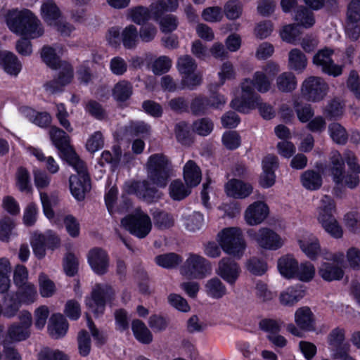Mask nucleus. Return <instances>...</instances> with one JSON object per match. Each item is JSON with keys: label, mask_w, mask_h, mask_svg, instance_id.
Segmentation results:
<instances>
[{"label": "nucleus", "mask_w": 360, "mask_h": 360, "mask_svg": "<svg viewBox=\"0 0 360 360\" xmlns=\"http://www.w3.org/2000/svg\"><path fill=\"white\" fill-rule=\"evenodd\" d=\"M67 162L77 172V175H71L69 179L71 193L77 200H82L90 190V179L85 163L77 153L71 152L68 155Z\"/></svg>", "instance_id": "3"}, {"label": "nucleus", "mask_w": 360, "mask_h": 360, "mask_svg": "<svg viewBox=\"0 0 360 360\" xmlns=\"http://www.w3.org/2000/svg\"><path fill=\"white\" fill-rule=\"evenodd\" d=\"M318 273L321 278L326 281L340 280L344 276V271L341 267L327 261L320 264Z\"/></svg>", "instance_id": "31"}, {"label": "nucleus", "mask_w": 360, "mask_h": 360, "mask_svg": "<svg viewBox=\"0 0 360 360\" xmlns=\"http://www.w3.org/2000/svg\"><path fill=\"white\" fill-rule=\"evenodd\" d=\"M131 191L137 197L148 203L155 202L161 197V193L154 186H151L147 181L134 182L131 185Z\"/></svg>", "instance_id": "19"}, {"label": "nucleus", "mask_w": 360, "mask_h": 360, "mask_svg": "<svg viewBox=\"0 0 360 360\" xmlns=\"http://www.w3.org/2000/svg\"><path fill=\"white\" fill-rule=\"evenodd\" d=\"M21 111L26 116H30V119L34 117L32 122L39 127H44L51 123V117L47 112L35 113L32 108L27 107L22 108Z\"/></svg>", "instance_id": "59"}, {"label": "nucleus", "mask_w": 360, "mask_h": 360, "mask_svg": "<svg viewBox=\"0 0 360 360\" xmlns=\"http://www.w3.org/2000/svg\"><path fill=\"white\" fill-rule=\"evenodd\" d=\"M202 173L200 167L193 160H188L184 167V179L188 186L193 187L201 181Z\"/></svg>", "instance_id": "33"}, {"label": "nucleus", "mask_w": 360, "mask_h": 360, "mask_svg": "<svg viewBox=\"0 0 360 360\" xmlns=\"http://www.w3.org/2000/svg\"><path fill=\"white\" fill-rule=\"evenodd\" d=\"M323 229L331 237L339 239L343 236V229L335 217L319 223Z\"/></svg>", "instance_id": "54"}, {"label": "nucleus", "mask_w": 360, "mask_h": 360, "mask_svg": "<svg viewBox=\"0 0 360 360\" xmlns=\"http://www.w3.org/2000/svg\"><path fill=\"white\" fill-rule=\"evenodd\" d=\"M297 78L290 72H284L276 78L277 89L282 92H291L297 87Z\"/></svg>", "instance_id": "44"}, {"label": "nucleus", "mask_w": 360, "mask_h": 360, "mask_svg": "<svg viewBox=\"0 0 360 360\" xmlns=\"http://www.w3.org/2000/svg\"><path fill=\"white\" fill-rule=\"evenodd\" d=\"M16 224L13 219L4 217L0 219V240L8 243L18 236Z\"/></svg>", "instance_id": "36"}, {"label": "nucleus", "mask_w": 360, "mask_h": 360, "mask_svg": "<svg viewBox=\"0 0 360 360\" xmlns=\"http://www.w3.org/2000/svg\"><path fill=\"white\" fill-rule=\"evenodd\" d=\"M121 224L131 234L139 238H146L152 229L150 217L140 209L135 210L124 217Z\"/></svg>", "instance_id": "5"}, {"label": "nucleus", "mask_w": 360, "mask_h": 360, "mask_svg": "<svg viewBox=\"0 0 360 360\" xmlns=\"http://www.w3.org/2000/svg\"><path fill=\"white\" fill-rule=\"evenodd\" d=\"M301 95L307 101L319 102L324 98L328 91V85L319 77L310 76L302 83Z\"/></svg>", "instance_id": "10"}, {"label": "nucleus", "mask_w": 360, "mask_h": 360, "mask_svg": "<svg viewBox=\"0 0 360 360\" xmlns=\"http://www.w3.org/2000/svg\"><path fill=\"white\" fill-rule=\"evenodd\" d=\"M176 68L179 73L184 76L197 70L198 65L195 60L188 55L180 56L176 63Z\"/></svg>", "instance_id": "56"}, {"label": "nucleus", "mask_w": 360, "mask_h": 360, "mask_svg": "<svg viewBox=\"0 0 360 360\" xmlns=\"http://www.w3.org/2000/svg\"><path fill=\"white\" fill-rule=\"evenodd\" d=\"M202 81V74L200 71L195 70L182 76L181 85L182 88H186L191 90L194 89L200 85Z\"/></svg>", "instance_id": "62"}, {"label": "nucleus", "mask_w": 360, "mask_h": 360, "mask_svg": "<svg viewBox=\"0 0 360 360\" xmlns=\"http://www.w3.org/2000/svg\"><path fill=\"white\" fill-rule=\"evenodd\" d=\"M329 171L335 184L341 180L340 177L345 173V163L342 156L338 151L332 153Z\"/></svg>", "instance_id": "38"}, {"label": "nucleus", "mask_w": 360, "mask_h": 360, "mask_svg": "<svg viewBox=\"0 0 360 360\" xmlns=\"http://www.w3.org/2000/svg\"><path fill=\"white\" fill-rule=\"evenodd\" d=\"M241 268L230 257L221 258L215 269V274L229 285H234L240 276Z\"/></svg>", "instance_id": "11"}, {"label": "nucleus", "mask_w": 360, "mask_h": 360, "mask_svg": "<svg viewBox=\"0 0 360 360\" xmlns=\"http://www.w3.org/2000/svg\"><path fill=\"white\" fill-rule=\"evenodd\" d=\"M188 187L181 181L174 180L169 187V195L174 200H181L190 194L191 191Z\"/></svg>", "instance_id": "52"}, {"label": "nucleus", "mask_w": 360, "mask_h": 360, "mask_svg": "<svg viewBox=\"0 0 360 360\" xmlns=\"http://www.w3.org/2000/svg\"><path fill=\"white\" fill-rule=\"evenodd\" d=\"M329 134L334 142L338 144H345L348 139V134L340 124L334 122L328 127Z\"/></svg>", "instance_id": "58"}, {"label": "nucleus", "mask_w": 360, "mask_h": 360, "mask_svg": "<svg viewBox=\"0 0 360 360\" xmlns=\"http://www.w3.org/2000/svg\"><path fill=\"white\" fill-rule=\"evenodd\" d=\"M269 207L262 201L250 204L244 212V220L249 226L261 224L268 217Z\"/></svg>", "instance_id": "13"}, {"label": "nucleus", "mask_w": 360, "mask_h": 360, "mask_svg": "<svg viewBox=\"0 0 360 360\" xmlns=\"http://www.w3.org/2000/svg\"><path fill=\"white\" fill-rule=\"evenodd\" d=\"M246 233L249 240L262 249L277 250L285 243L284 238L267 227L258 229H249Z\"/></svg>", "instance_id": "4"}, {"label": "nucleus", "mask_w": 360, "mask_h": 360, "mask_svg": "<svg viewBox=\"0 0 360 360\" xmlns=\"http://www.w3.org/2000/svg\"><path fill=\"white\" fill-rule=\"evenodd\" d=\"M44 237L42 233H34L31 240L33 252L39 259L43 258L46 255L47 245Z\"/></svg>", "instance_id": "61"}, {"label": "nucleus", "mask_w": 360, "mask_h": 360, "mask_svg": "<svg viewBox=\"0 0 360 360\" xmlns=\"http://www.w3.org/2000/svg\"><path fill=\"white\" fill-rule=\"evenodd\" d=\"M120 41L127 49H134L139 44V31L134 25H128L124 27L120 34Z\"/></svg>", "instance_id": "35"}, {"label": "nucleus", "mask_w": 360, "mask_h": 360, "mask_svg": "<svg viewBox=\"0 0 360 360\" xmlns=\"http://www.w3.org/2000/svg\"><path fill=\"white\" fill-rule=\"evenodd\" d=\"M133 87L130 82L126 80L118 82L112 89V96L117 101H125L132 94Z\"/></svg>", "instance_id": "46"}, {"label": "nucleus", "mask_w": 360, "mask_h": 360, "mask_svg": "<svg viewBox=\"0 0 360 360\" xmlns=\"http://www.w3.org/2000/svg\"><path fill=\"white\" fill-rule=\"evenodd\" d=\"M278 167V158L274 155H267L262 161V172L259 177V185L264 188L271 187L276 181L275 169Z\"/></svg>", "instance_id": "15"}, {"label": "nucleus", "mask_w": 360, "mask_h": 360, "mask_svg": "<svg viewBox=\"0 0 360 360\" xmlns=\"http://www.w3.org/2000/svg\"><path fill=\"white\" fill-rule=\"evenodd\" d=\"M40 15L44 22L50 27L56 25V22L63 16L60 8L53 0H47L41 4Z\"/></svg>", "instance_id": "22"}, {"label": "nucleus", "mask_w": 360, "mask_h": 360, "mask_svg": "<svg viewBox=\"0 0 360 360\" xmlns=\"http://www.w3.org/2000/svg\"><path fill=\"white\" fill-rule=\"evenodd\" d=\"M84 110L86 113L98 120H104L108 117L102 105L94 100L88 101L84 105Z\"/></svg>", "instance_id": "55"}, {"label": "nucleus", "mask_w": 360, "mask_h": 360, "mask_svg": "<svg viewBox=\"0 0 360 360\" xmlns=\"http://www.w3.org/2000/svg\"><path fill=\"white\" fill-rule=\"evenodd\" d=\"M307 65L306 56L298 49H292L288 53V67L290 70L302 72Z\"/></svg>", "instance_id": "41"}, {"label": "nucleus", "mask_w": 360, "mask_h": 360, "mask_svg": "<svg viewBox=\"0 0 360 360\" xmlns=\"http://www.w3.org/2000/svg\"><path fill=\"white\" fill-rule=\"evenodd\" d=\"M114 295L112 288L105 284H96L92 290L91 297L86 299L89 310L96 316L103 314L105 304L110 301Z\"/></svg>", "instance_id": "9"}, {"label": "nucleus", "mask_w": 360, "mask_h": 360, "mask_svg": "<svg viewBox=\"0 0 360 360\" xmlns=\"http://www.w3.org/2000/svg\"><path fill=\"white\" fill-rule=\"evenodd\" d=\"M337 212L336 203L333 198L323 195L316 207V218L319 223L335 217Z\"/></svg>", "instance_id": "20"}, {"label": "nucleus", "mask_w": 360, "mask_h": 360, "mask_svg": "<svg viewBox=\"0 0 360 360\" xmlns=\"http://www.w3.org/2000/svg\"><path fill=\"white\" fill-rule=\"evenodd\" d=\"M127 18L136 25H142L153 18L150 6H137L129 8L126 12Z\"/></svg>", "instance_id": "30"}, {"label": "nucleus", "mask_w": 360, "mask_h": 360, "mask_svg": "<svg viewBox=\"0 0 360 360\" xmlns=\"http://www.w3.org/2000/svg\"><path fill=\"white\" fill-rule=\"evenodd\" d=\"M181 220L185 229L195 233L200 231L204 225V217L199 212H184Z\"/></svg>", "instance_id": "28"}, {"label": "nucleus", "mask_w": 360, "mask_h": 360, "mask_svg": "<svg viewBox=\"0 0 360 360\" xmlns=\"http://www.w3.org/2000/svg\"><path fill=\"white\" fill-rule=\"evenodd\" d=\"M329 171L335 184L341 180L340 177L345 173V163L342 156L338 151L332 153Z\"/></svg>", "instance_id": "39"}, {"label": "nucleus", "mask_w": 360, "mask_h": 360, "mask_svg": "<svg viewBox=\"0 0 360 360\" xmlns=\"http://www.w3.org/2000/svg\"><path fill=\"white\" fill-rule=\"evenodd\" d=\"M61 51L62 49L59 46H44L41 51V57L47 66L51 69L58 70L59 65L63 62L59 58Z\"/></svg>", "instance_id": "32"}, {"label": "nucleus", "mask_w": 360, "mask_h": 360, "mask_svg": "<svg viewBox=\"0 0 360 360\" xmlns=\"http://www.w3.org/2000/svg\"><path fill=\"white\" fill-rule=\"evenodd\" d=\"M297 242L301 251L309 259L323 258L324 248L321 247L319 240L313 234L304 232L298 237Z\"/></svg>", "instance_id": "12"}, {"label": "nucleus", "mask_w": 360, "mask_h": 360, "mask_svg": "<svg viewBox=\"0 0 360 360\" xmlns=\"http://www.w3.org/2000/svg\"><path fill=\"white\" fill-rule=\"evenodd\" d=\"M172 61L166 56H161L155 58L150 65L152 72L157 75L167 72L172 68Z\"/></svg>", "instance_id": "57"}, {"label": "nucleus", "mask_w": 360, "mask_h": 360, "mask_svg": "<svg viewBox=\"0 0 360 360\" xmlns=\"http://www.w3.org/2000/svg\"><path fill=\"white\" fill-rule=\"evenodd\" d=\"M316 269L314 265L309 261L298 264L294 278L302 282H309L315 276Z\"/></svg>", "instance_id": "49"}, {"label": "nucleus", "mask_w": 360, "mask_h": 360, "mask_svg": "<svg viewBox=\"0 0 360 360\" xmlns=\"http://www.w3.org/2000/svg\"><path fill=\"white\" fill-rule=\"evenodd\" d=\"M247 248V243L243 238V235L232 243L229 247L226 248L223 251L231 257L240 259H241Z\"/></svg>", "instance_id": "51"}, {"label": "nucleus", "mask_w": 360, "mask_h": 360, "mask_svg": "<svg viewBox=\"0 0 360 360\" xmlns=\"http://www.w3.org/2000/svg\"><path fill=\"white\" fill-rule=\"evenodd\" d=\"M333 51L329 49L320 50L313 58L314 65L321 68L323 72L337 77L342 74V67L334 64L331 59Z\"/></svg>", "instance_id": "14"}, {"label": "nucleus", "mask_w": 360, "mask_h": 360, "mask_svg": "<svg viewBox=\"0 0 360 360\" xmlns=\"http://www.w3.org/2000/svg\"><path fill=\"white\" fill-rule=\"evenodd\" d=\"M298 262L291 255H286L278 260V269L280 274L285 278L295 277L297 269Z\"/></svg>", "instance_id": "34"}, {"label": "nucleus", "mask_w": 360, "mask_h": 360, "mask_svg": "<svg viewBox=\"0 0 360 360\" xmlns=\"http://www.w3.org/2000/svg\"><path fill=\"white\" fill-rule=\"evenodd\" d=\"M29 151L37 160L45 162V167L49 173L56 174L59 171V165L53 157H46L41 150L36 148H30Z\"/></svg>", "instance_id": "48"}, {"label": "nucleus", "mask_w": 360, "mask_h": 360, "mask_svg": "<svg viewBox=\"0 0 360 360\" xmlns=\"http://www.w3.org/2000/svg\"><path fill=\"white\" fill-rule=\"evenodd\" d=\"M300 181L302 186L309 191H316L322 185L321 175L314 170H307L300 176Z\"/></svg>", "instance_id": "37"}, {"label": "nucleus", "mask_w": 360, "mask_h": 360, "mask_svg": "<svg viewBox=\"0 0 360 360\" xmlns=\"http://www.w3.org/2000/svg\"><path fill=\"white\" fill-rule=\"evenodd\" d=\"M19 299L25 303H32L37 297V292L35 285L29 282L19 288Z\"/></svg>", "instance_id": "60"}, {"label": "nucleus", "mask_w": 360, "mask_h": 360, "mask_svg": "<svg viewBox=\"0 0 360 360\" xmlns=\"http://www.w3.org/2000/svg\"><path fill=\"white\" fill-rule=\"evenodd\" d=\"M206 295L214 300H220L227 295L228 290L226 285L219 277H212L208 279L204 285Z\"/></svg>", "instance_id": "24"}, {"label": "nucleus", "mask_w": 360, "mask_h": 360, "mask_svg": "<svg viewBox=\"0 0 360 360\" xmlns=\"http://www.w3.org/2000/svg\"><path fill=\"white\" fill-rule=\"evenodd\" d=\"M174 134L178 142L182 145H189L191 143L188 124L180 122L175 125Z\"/></svg>", "instance_id": "64"}, {"label": "nucleus", "mask_w": 360, "mask_h": 360, "mask_svg": "<svg viewBox=\"0 0 360 360\" xmlns=\"http://www.w3.org/2000/svg\"><path fill=\"white\" fill-rule=\"evenodd\" d=\"M243 235V231L240 228L237 226L227 227L217 233V240L221 250H224Z\"/></svg>", "instance_id": "27"}, {"label": "nucleus", "mask_w": 360, "mask_h": 360, "mask_svg": "<svg viewBox=\"0 0 360 360\" xmlns=\"http://www.w3.org/2000/svg\"><path fill=\"white\" fill-rule=\"evenodd\" d=\"M294 20L304 28H309L315 23L314 13L304 6L299 7L295 13Z\"/></svg>", "instance_id": "50"}, {"label": "nucleus", "mask_w": 360, "mask_h": 360, "mask_svg": "<svg viewBox=\"0 0 360 360\" xmlns=\"http://www.w3.org/2000/svg\"><path fill=\"white\" fill-rule=\"evenodd\" d=\"M272 81L259 70L256 71L252 79L247 78L241 83V95L231 102V106L240 112L248 113L259 103L260 96L255 92L256 89L260 93L271 89Z\"/></svg>", "instance_id": "1"}, {"label": "nucleus", "mask_w": 360, "mask_h": 360, "mask_svg": "<svg viewBox=\"0 0 360 360\" xmlns=\"http://www.w3.org/2000/svg\"><path fill=\"white\" fill-rule=\"evenodd\" d=\"M20 300L17 292L7 294L4 298V309L2 313L7 318L15 316L20 307Z\"/></svg>", "instance_id": "43"}, {"label": "nucleus", "mask_w": 360, "mask_h": 360, "mask_svg": "<svg viewBox=\"0 0 360 360\" xmlns=\"http://www.w3.org/2000/svg\"><path fill=\"white\" fill-rule=\"evenodd\" d=\"M294 321L296 326L288 323L286 330L296 337H302V331L310 332L316 330V316L311 308L307 306L299 307L295 310Z\"/></svg>", "instance_id": "8"}, {"label": "nucleus", "mask_w": 360, "mask_h": 360, "mask_svg": "<svg viewBox=\"0 0 360 360\" xmlns=\"http://www.w3.org/2000/svg\"><path fill=\"white\" fill-rule=\"evenodd\" d=\"M0 64L6 73L14 76L18 75L22 68L21 63L17 56L8 51H4L0 54Z\"/></svg>", "instance_id": "29"}, {"label": "nucleus", "mask_w": 360, "mask_h": 360, "mask_svg": "<svg viewBox=\"0 0 360 360\" xmlns=\"http://www.w3.org/2000/svg\"><path fill=\"white\" fill-rule=\"evenodd\" d=\"M38 281L39 292L43 297H50L56 293V285L47 275L44 273H41L39 275Z\"/></svg>", "instance_id": "53"}, {"label": "nucleus", "mask_w": 360, "mask_h": 360, "mask_svg": "<svg viewBox=\"0 0 360 360\" xmlns=\"http://www.w3.org/2000/svg\"><path fill=\"white\" fill-rule=\"evenodd\" d=\"M153 19L158 20L165 11H174L178 6V0H153L150 4Z\"/></svg>", "instance_id": "40"}, {"label": "nucleus", "mask_w": 360, "mask_h": 360, "mask_svg": "<svg viewBox=\"0 0 360 360\" xmlns=\"http://www.w3.org/2000/svg\"><path fill=\"white\" fill-rule=\"evenodd\" d=\"M87 258L91 269L96 274L103 275L108 271L109 257L104 250L94 248L89 252Z\"/></svg>", "instance_id": "16"}, {"label": "nucleus", "mask_w": 360, "mask_h": 360, "mask_svg": "<svg viewBox=\"0 0 360 360\" xmlns=\"http://www.w3.org/2000/svg\"><path fill=\"white\" fill-rule=\"evenodd\" d=\"M179 270L181 275L188 278L202 279L211 274L212 265L202 255L191 252Z\"/></svg>", "instance_id": "7"}, {"label": "nucleus", "mask_w": 360, "mask_h": 360, "mask_svg": "<svg viewBox=\"0 0 360 360\" xmlns=\"http://www.w3.org/2000/svg\"><path fill=\"white\" fill-rule=\"evenodd\" d=\"M146 168L148 179L159 187H165L169 177L170 165L168 159L162 154L149 157Z\"/></svg>", "instance_id": "6"}, {"label": "nucleus", "mask_w": 360, "mask_h": 360, "mask_svg": "<svg viewBox=\"0 0 360 360\" xmlns=\"http://www.w3.org/2000/svg\"><path fill=\"white\" fill-rule=\"evenodd\" d=\"M301 34L300 29L295 24L285 25L280 31L281 39L290 44H294Z\"/></svg>", "instance_id": "63"}, {"label": "nucleus", "mask_w": 360, "mask_h": 360, "mask_svg": "<svg viewBox=\"0 0 360 360\" xmlns=\"http://www.w3.org/2000/svg\"><path fill=\"white\" fill-rule=\"evenodd\" d=\"M345 340V330L335 328L328 335V343L332 353L342 349V345Z\"/></svg>", "instance_id": "47"}, {"label": "nucleus", "mask_w": 360, "mask_h": 360, "mask_svg": "<svg viewBox=\"0 0 360 360\" xmlns=\"http://www.w3.org/2000/svg\"><path fill=\"white\" fill-rule=\"evenodd\" d=\"M30 329H28L26 326H20L18 323H13L6 330L3 345L25 341L30 338Z\"/></svg>", "instance_id": "23"}, {"label": "nucleus", "mask_w": 360, "mask_h": 360, "mask_svg": "<svg viewBox=\"0 0 360 360\" xmlns=\"http://www.w3.org/2000/svg\"><path fill=\"white\" fill-rule=\"evenodd\" d=\"M305 295V291L301 286H290L281 292L279 302L285 307H292Z\"/></svg>", "instance_id": "25"}, {"label": "nucleus", "mask_w": 360, "mask_h": 360, "mask_svg": "<svg viewBox=\"0 0 360 360\" xmlns=\"http://www.w3.org/2000/svg\"><path fill=\"white\" fill-rule=\"evenodd\" d=\"M155 263L165 269H174L178 266L183 261L182 257L174 252H169L158 255L155 258Z\"/></svg>", "instance_id": "45"}, {"label": "nucleus", "mask_w": 360, "mask_h": 360, "mask_svg": "<svg viewBox=\"0 0 360 360\" xmlns=\"http://www.w3.org/2000/svg\"><path fill=\"white\" fill-rule=\"evenodd\" d=\"M131 329L135 338L142 344H150L153 341V335L145 323L140 320H134Z\"/></svg>", "instance_id": "42"}, {"label": "nucleus", "mask_w": 360, "mask_h": 360, "mask_svg": "<svg viewBox=\"0 0 360 360\" xmlns=\"http://www.w3.org/2000/svg\"><path fill=\"white\" fill-rule=\"evenodd\" d=\"M253 191L252 184L243 181L232 179L225 185V192L228 196L237 199H244Z\"/></svg>", "instance_id": "18"}, {"label": "nucleus", "mask_w": 360, "mask_h": 360, "mask_svg": "<svg viewBox=\"0 0 360 360\" xmlns=\"http://www.w3.org/2000/svg\"><path fill=\"white\" fill-rule=\"evenodd\" d=\"M6 22L13 33L29 39H37L44 30L39 19L28 9H13L6 15Z\"/></svg>", "instance_id": "2"}, {"label": "nucleus", "mask_w": 360, "mask_h": 360, "mask_svg": "<svg viewBox=\"0 0 360 360\" xmlns=\"http://www.w3.org/2000/svg\"><path fill=\"white\" fill-rule=\"evenodd\" d=\"M68 329V323L65 317L60 314H53L50 319L48 326L49 335L55 338L59 339L63 337Z\"/></svg>", "instance_id": "26"}, {"label": "nucleus", "mask_w": 360, "mask_h": 360, "mask_svg": "<svg viewBox=\"0 0 360 360\" xmlns=\"http://www.w3.org/2000/svg\"><path fill=\"white\" fill-rule=\"evenodd\" d=\"M51 139L53 145L62 153L63 158L67 161L69 153H76L72 148L70 147L69 137L62 129L53 127L49 131Z\"/></svg>", "instance_id": "21"}, {"label": "nucleus", "mask_w": 360, "mask_h": 360, "mask_svg": "<svg viewBox=\"0 0 360 360\" xmlns=\"http://www.w3.org/2000/svg\"><path fill=\"white\" fill-rule=\"evenodd\" d=\"M58 69L59 70V73L57 80L51 81L44 85L46 90L51 93H54L60 86L67 85L73 78V69L68 63L63 61Z\"/></svg>", "instance_id": "17"}]
</instances>
